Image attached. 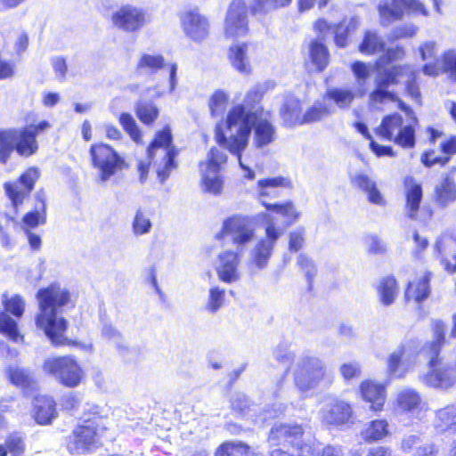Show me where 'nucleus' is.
I'll use <instances>...</instances> for the list:
<instances>
[{
	"instance_id": "nucleus-1",
	"label": "nucleus",
	"mask_w": 456,
	"mask_h": 456,
	"mask_svg": "<svg viewBox=\"0 0 456 456\" xmlns=\"http://www.w3.org/2000/svg\"><path fill=\"white\" fill-rule=\"evenodd\" d=\"M225 128L227 134L220 125L216 126V142L237 158L247 179H254L255 172L243 163L242 152L248 145L252 132L253 144L257 149L274 142L277 131L270 119V113L265 112L264 110H254L243 104H237L227 113Z\"/></svg>"
},
{
	"instance_id": "nucleus-2",
	"label": "nucleus",
	"mask_w": 456,
	"mask_h": 456,
	"mask_svg": "<svg viewBox=\"0 0 456 456\" xmlns=\"http://www.w3.org/2000/svg\"><path fill=\"white\" fill-rule=\"evenodd\" d=\"M36 298L39 307L36 317L37 326L45 331L54 346L70 345L71 341L63 336L67 321L60 315L61 309L70 302L69 290L61 282L54 281L38 289Z\"/></svg>"
},
{
	"instance_id": "nucleus-3",
	"label": "nucleus",
	"mask_w": 456,
	"mask_h": 456,
	"mask_svg": "<svg viewBox=\"0 0 456 456\" xmlns=\"http://www.w3.org/2000/svg\"><path fill=\"white\" fill-rule=\"evenodd\" d=\"M444 330L445 326L442 321H434L435 339L419 352L420 355L428 359L429 371L423 376V381L429 387L441 389H448L456 382V363L448 364L438 358L444 342Z\"/></svg>"
},
{
	"instance_id": "nucleus-4",
	"label": "nucleus",
	"mask_w": 456,
	"mask_h": 456,
	"mask_svg": "<svg viewBox=\"0 0 456 456\" xmlns=\"http://www.w3.org/2000/svg\"><path fill=\"white\" fill-rule=\"evenodd\" d=\"M171 143V130L167 126L156 134L154 140L148 147V161H140L138 164L141 183L145 182L151 164H153L156 167L161 183H164L169 177L171 171L175 168V158L177 155L175 147Z\"/></svg>"
},
{
	"instance_id": "nucleus-5",
	"label": "nucleus",
	"mask_w": 456,
	"mask_h": 456,
	"mask_svg": "<svg viewBox=\"0 0 456 456\" xmlns=\"http://www.w3.org/2000/svg\"><path fill=\"white\" fill-rule=\"evenodd\" d=\"M292 371L295 386L304 393L320 387H326L332 383V377L327 371L324 362L309 353L297 358Z\"/></svg>"
},
{
	"instance_id": "nucleus-6",
	"label": "nucleus",
	"mask_w": 456,
	"mask_h": 456,
	"mask_svg": "<svg viewBox=\"0 0 456 456\" xmlns=\"http://www.w3.org/2000/svg\"><path fill=\"white\" fill-rule=\"evenodd\" d=\"M304 428L298 424H275L270 431L268 442L271 446L289 444L293 448L292 452L284 451L281 448L273 449L270 456H314L319 454L316 449L313 448L303 439Z\"/></svg>"
},
{
	"instance_id": "nucleus-7",
	"label": "nucleus",
	"mask_w": 456,
	"mask_h": 456,
	"mask_svg": "<svg viewBox=\"0 0 456 456\" xmlns=\"http://www.w3.org/2000/svg\"><path fill=\"white\" fill-rule=\"evenodd\" d=\"M400 110L404 111L411 119V122L403 125V117L398 113L387 115L383 118L381 124L376 129V133L383 139L400 145L403 148L410 149L415 146V125L418 120L413 111L403 102L398 101Z\"/></svg>"
},
{
	"instance_id": "nucleus-8",
	"label": "nucleus",
	"mask_w": 456,
	"mask_h": 456,
	"mask_svg": "<svg viewBox=\"0 0 456 456\" xmlns=\"http://www.w3.org/2000/svg\"><path fill=\"white\" fill-rule=\"evenodd\" d=\"M106 429L104 419L99 416L85 420L69 435L67 443L69 452L80 454L94 450L100 444V438Z\"/></svg>"
},
{
	"instance_id": "nucleus-9",
	"label": "nucleus",
	"mask_w": 456,
	"mask_h": 456,
	"mask_svg": "<svg viewBox=\"0 0 456 456\" xmlns=\"http://www.w3.org/2000/svg\"><path fill=\"white\" fill-rule=\"evenodd\" d=\"M38 149L37 138L25 126L0 130V163L5 164L12 152L29 157Z\"/></svg>"
},
{
	"instance_id": "nucleus-10",
	"label": "nucleus",
	"mask_w": 456,
	"mask_h": 456,
	"mask_svg": "<svg viewBox=\"0 0 456 456\" xmlns=\"http://www.w3.org/2000/svg\"><path fill=\"white\" fill-rule=\"evenodd\" d=\"M254 236L252 219L241 215H233L224 220L221 230L215 238L218 240L229 239L239 248L250 242Z\"/></svg>"
},
{
	"instance_id": "nucleus-11",
	"label": "nucleus",
	"mask_w": 456,
	"mask_h": 456,
	"mask_svg": "<svg viewBox=\"0 0 456 456\" xmlns=\"http://www.w3.org/2000/svg\"><path fill=\"white\" fill-rule=\"evenodd\" d=\"M90 155L93 166L99 170L102 182L108 181L125 165L124 159L112 147L105 143L92 145Z\"/></svg>"
},
{
	"instance_id": "nucleus-12",
	"label": "nucleus",
	"mask_w": 456,
	"mask_h": 456,
	"mask_svg": "<svg viewBox=\"0 0 456 456\" xmlns=\"http://www.w3.org/2000/svg\"><path fill=\"white\" fill-rule=\"evenodd\" d=\"M43 369L68 387H77L83 377L80 366L73 358L68 356L47 359L44 362Z\"/></svg>"
},
{
	"instance_id": "nucleus-13",
	"label": "nucleus",
	"mask_w": 456,
	"mask_h": 456,
	"mask_svg": "<svg viewBox=\"0 0 456 456\" xmlns=\"http://www.w3.org/2000/svg\"><path fill=\"white\" fill-rule=\"evenodd\" d=\"M265 231V238L260 239L249 253V265L256 270L267 267L274 245L283 232L282 229L276 227L273 220L266 222Z\"/></svg>"
},
{
	"instance_id": "nucleus-14",
	"label": "nucleus",
	"mask_w": 456,
	"mask_h": 456,
	"mask_svg": "<svg viewBox=\"0 0 456 456\" xmlns=\"http://www.w3.org/2000/svg\"><path fill=\"white\" fill-rule=\"evenodd\" d=\"M227 161V155L221 150L212 148L206 162L200 164L204 190L217 195L223 188V179L220 175L221 166Z\"/></svg>"
},
{
	"instance_id": "nucleus-15",
	"label": "nucleus",
	"mask_w": 456,
	"mask_h": 456,
	"mask_svg": "<svg viewBox=\"0 0 456 456\" xmlns=\"http://www.w3.org/2000/svg\"><path fill=\"white\" fill-rule=\"evenodd\" d=\"M248 8L243 0H232L230 4L224 23L226 38L236 40L248 34Z\"/></svg>"
},
{
	"instance_id": "nucleus-16",
	"label": "nucleus",
	"mask_w": 456,
	"mask_h": 456,
	"mask_svg": "<svg viewBox=\"0 0 456 456\" xmlns=\"http://www.w3.org/2000/svg\"><path fill=\"white\" fill-rule=\"evenodd\" d=\"M232 409L237 411L242 417L252 419L255 423L265 422L268 419H273L283 414L286 406L283 403H275L271 408L266 409L264 413L256 416L257 406L249 403L246 395L243 393H234L231 399Z\"/></svg>"
},
{
	"instance_id": "nucleus-17",
	"label": "nucleus",
	"mask_w": 456,
	"mask_h": 456,
	"mask_svg": "<svg viewBox=\"0 0 456 456\" xmlns=\"http://www.w3.org/2000/svg\"><path fill=\"white\" fill-rule=\"evenodd\" d=\"M39 175L40 172L38 168L30 167L20 175L18 183H4L5 191L16 212L19 211L24 201L29 198L30 191L34 188V184L39 178Z\"/></svg>"
},
{
	"instance_id": "nucleus-18",
	"label": "nucleus",
	"mask_w": 456,
	"mask_h": 456,
	"mask_svg": "<svg viewBox=\"0 0 456 456\" xmlns=\"http://www.w3.org/2000/svg\"><path fill=\"white\" fill-rule=\"evenodd\" d=\"M405 11L420 12L423 15L428 14L423 4L418 0H386L379 5L383 23L400 20Z\"/></svg>"
},
{
	"instance_id": "nucleus-19",
	"label": "nucleus",
	"mask_w": 456,
	"mask_h": 456,
	"mask_svg": "<svg viewBox=\"0 0 456 456\" xmlns=\"http://www.w3.org/2000/svg\"><path fill=\"white\" fill-rule=\"evenodd\" d=\"M180 20L183 32L193 41H202L208 36V20L198 9L183 12Z\"/></svg>"
},
{
	"instance_id": "nucleus-20",
	"label": "nucleus",
	"mask_w": 456,
	"mask_h": 456,
	"mask_svg": "<svg viewBox=\"0 0 456 456\" xmlns=\"http://www.w3.org/2000/svg\"><path fill=\"white\" fill-rule=\"evenodd\" d=\"M111 20L119 29L134 32L144 25L145 13L142 9L126 5L112 13Z\"/></svg>"
},
{
	"instance_id": "nucleus-21",
	"label": "nucleus",
	"mask_w": 456,
	"mask_h": 456,
	"mask_svg": "<svg viewBox=\"0 0 456 456\" xmlns=\"http://www.w3.org/2000/svg\"><path fill=\"white\" fill-rule=\"evenodd\" d=\"M240 252L224 250L217 256L216 273L220 281L232 283L240 280L238 267L240 265Z\"/></svg>"
},
{
	"instance_id": "nucleus-22",
	"label": "nucleus",
	"mask_w": 456,
	"mask_h": 456,
	"mask_svg": "<svg viewBox=\"0 0 456 456\" xmlns=\"http://www.w3.org/2000/svg\"><path fill=\"white\" fill-rule=\"evenodd\" d=\"M323 423L331 426H341L349 422L353 416L351 405L345 401H335L326 404L320 411Z\"/></svg>"
},
{
	"instance_id": "nucleus-23",
	"label": "nucleus",
	"mask_w": 456,
	"mask_h": 456,
	"mask_svg": "<svg viewBox=\"0 0 456 456\" xmlns=\"http://www.w3.org/2000/svg\"><path fill=\"white\" fill-rule=\"evenodd\" d=\"M414 342L411 341L395 349L387 359V370L394 378H403L406 372L405 364L412 356Z\"/></svg>"
},
{
	"instance_id": "nucleus-24",
	"label": "nucleus",
	"mask_w": 456,
	"mask_h": 456,
	"mask_svg": "<svg viewBox=\"0 0 456 456\" xmlns=\"http://www.w3.org/2000/svg\"><path fill=\"white\" fill-rule=\"evenodd\" d=\"M354 187L363 191L369 202L377 206H385L386 200L377 187L376 182L365 173H356L350 178Z\"/></svg>"
},
{
	"instance_id": "nucleus-25",
	"label": "nucleus",
	"mask_w": 456,
	"mask_h": 456,
	"mask_svg": "<svg viewBox=\"0 0 456 456\" xmlns=\"http://www.w3.org/2000/svg\"><path fill=\"white\" fill-rule=\"evenodd\" d=\"M360 393L362 399L370 403L372 411L382 410L387 397L386 387L383 384L372 380L362 381L360 386Z\"/></svg>"
},
{
	"instance_id": "nucleus-26",
	"label": "nucleus",
	"mask_w": 456,
	"mask_h": 456,
	"mask_svg": "<svg viewBox=\"0 0 456 456\" xmlns=\"http://www.w3.org/2000/svg\"><path fill=\"white\" fill-rule=\"evenodd\" d=\"M421 403L422 398L417 390L404 387L398 391L396 395L395 408L401 413L414 414L420 410Z\"/></svg>"
},
{
	"instance_id": "nucleus-27",
	"label": "nucleus",
	"mask_w": 456,
	"mask_h": 456,
	"mask_svg": "<svg viewBox=\"0 0 456 456\" xmlns=\"http://www.w3.org/2000/svg\"><path fill=\"white\" fill-rule=\"evenodd\" d=\"M36 199L37 203L35 206V209L26 213L22 218L20 226L23 232H28L40 224H45L46 222V206L44 193L37 192Z\"/></svg>"
},
{
	"instance_id": "nucleus-28",
	"label": "nucleus",
	"mask_w": 456,
	"mask_h": 456,
	"mask_svg": "<svg viewBox=\"0 0 456 456\" xmlns=\"http://www.w3.org/2000/svg\"><path fill=\"white\" fill-rule=\"evenodd\" d=\"M56 403L48 395H38L35 399L34 417L38 424H49L56 416Z\"/></svg>"
},
{
	"instance_id": "nucleus-29",
	"label": "nucleus",
	"mask_w": 456,
	"mask_h": 456,
	"mask_svg": "<svg viewBox=\"0 0 456 456\" xmlns=\"http://www.w3.org/2000/svg\"><path fill=\"white\" fill-rule=\"evenodd\" d=\"M435 428L439 433L456 431V405H447L436 411Z\"/></svg>"
},
{
	"instance_id": "nucleus-30",
	"label": "nucleus",
	"mask_w": 456,
	"mask_h": 456,
	"mask_svg": "<svg viewBox=\"0 0 456 456\" xmlns=\"http://www.w3.org/2000/svg\"><path fill=\"white\" fill-rule=\"evenodd\" d=\"M248 48V44H238L232 45L229 49V60L238 72L241 74H249L251 72V65L247 56Z\"/></svg>"
},
{
	"instance_id": "nucleus-31",
	"label": "nucleus",
	"mask_w": 456,
	"mask_h": 456,
	"mask_svg": "<svg viewBox=\"0 0 456 456\" xmlns=\"http://www.w3.org/2000/svg\"><path fill=\"white\" fill-rule=\"evenodd\" d=\"M388 422L386 419L371 420L364 426L361 436L368 443L379 441L388 436Z\"/></svg>"
},
{
	"instance_id": "nucleus-32",
	"label": "nucleus",
	"mask_w": 456,
	"mask_h": 456,
	"mask_svg": "<svg viewBox=\"0 0 456 456\" xmlns=\"http://www.w3.org/2000/svg\"><path fill=\"white\" fill-rule=\"evenodd\" d=\"M164 65V57L161 54L143 53L137 61L136 72L139 75L151 76L161 69Z\"/></svg>"
},
{
	"instance_id": "nucleus-33",
	"label": "nucleus",
	"mask_w": 456,
	"mask_h": 456,
	"mask_svg": "<svg viewBox=\"0 0 456 456\" xmlns=\"http://www.w3.org/2000/svg\"><path fill=\"white\" fill-rule=\"evenodd\" d=\"M403 71H409L412 75L409 67L393 66L380 69L375 79L376 86L387 89L388 86L397 84L398 77L403 75Z\"/></svg>"
},
{
	"instance_id": "nucleus-34",
	"label": "nucleus",
	"mask_w": 456,
	"mask_h": 456,
	"mask_svg": "<svg viewBox=\"0 0 456 456\" xmlns=\"http://www.w3.org/2000/svg\"><path fill=\"white\" fill-rule=\"evenodd\" d=\"M430 273H427L417 282H410L405 292L407 300H414L418 303L424 301L430 293Z\"/></svg>"
},
{
	"instance_id": "nucleus-35",
	"label": "nucleus",
	"mask_w": 456,
	"mask_h": 456,
	"mask_svg": "<svg viewBox=\"0 0 456 456\" xmlns=\"http://www.w3.org/2000/svg\"><path fill=\"white\" fill-rule=\"evenodd\" d=\"M422 188L419 183H411L406 190L405 212L409 218L415 219L422 200Z\"/></svg>"
},
{
	"instance_id": "nucleus-36",
	"label": "nucleus",
	"mask_w": 456,
	"mask_h": 456,
	"mask_svg": "<svg viewBox=\"0 0 456 456\" xmlns=\"http://www.w3.org/2000/svg\"><path fill=\"white\" fill-rule=\"evenodd\" d=\"M281 116L289 126L303 125L300 102L295 98L288 99L281 110Z\"/></svg>"
},
{
	"instance_id": "nucleus-37",
	"label": "nucleus",
	"mask_w": 456,
	"mask_h": 456,
	"mask_svg": "<svg viewBox=\"0 0 456 456\" xmlns=\"http://www.w3.org/2000/svg\"><path fill=\"white\" fill-rule=\"evenodd\" d=\"M329 52L325 45L318 39L309 45V58L318 71L323 70L329 62Z\"/></svg>"
},
{
	"instance_id": "nucleus-38",
	"label": "nucleus",
	"mask_w": 456,
	"mask_h": 456,
	"mask_svg": "<svg viewBox=\"0 0 456 456\" xmlns=\"http://www.w3.org/2000/svg\"><path fill=\"white\" fill-rule=\"evenodd\" d=\"M7 376L12 384L22 389H27L34 384V379L29 370L18 365L9 366Z\"/></svg>"
},
{
	"instance_id": "nucleus-39",
	"label": "nucleus",
	"mask_w": 456,
	"mask_h": 456,
	"mask_svg": "<svg viewBox=\"0 0 456 456\" xmlns=\"http://www.w3.org/2000/svg\"><path fill=\"white\" fill-rule=\"evenodd\" d=\"M436 192L438 204L445 208L456 200V184L451 177L446 176L436 186Z\"/></svg>"
},
{
	"instance_id": "nucleus-40",
	"label": "nucleus",
	"mask_w": 456,
	"mask_h": 456,
	"mask_svg": "<svg viewBox=\"0 0 456 456\" xmlns=\"http://www.w3.org/2000/svg\"><path fill=\"white\" fill-rule=\"evenodd\" d=\"M289 181L283 177L266 178L258 181V191L261 201L264 197H278L279 187H286Z\"/></svg>"
},
{
	"instance_id": "nucleus-41",
	"label": "nucleus",
	"mask_w": 456,
	"mask_h": 456,
	"mask_svg": "<svg viewBox=\"0 0 456 456\" xmlns=\"http://www.w3.org/2000/svg\"><path fill=\"white\" fill-rule=\"evenodd\" d=\"M397 283L394 277L383 278L378 287L380 303L386 306L392 305L397 296Z\"/></svg>"
},
{
	"instance_id": "nucleus-42",
	"label": "nucleus",
	"mask_w": 456,
	"mask_h": 456,
	"mask_svg": "<svg viewBox=\"0 0 456 456\" xmlns=\"http://www.w3.org/2000/svg\"><path fill=\"white\" fill-rule=\"evenodd\" d=\"M359 25L356 17L350 20H344L333 28L335 44L338 47H346L347 45L348 34L356 29Z\"/></svg>"
},
{
	"instance_id": "nucleus-43",
	"label": "nucleus",
	"mask_w": 456,
	"mask_h": 456,
	"mask_svg": "<svg viewBox=\"0 0 456 456\" xmlns=\"http://www.w3.org/2000/svg\"><path fill=\"white\" fill-rule=\"evenodd\" d=\"M153 224L151 222L150 214L142 208H138L135 211L133 218L131 228L132 232L135 237L149 234L151 232Z\"/></svg>"
},
{
	"instance_id": "nucleus-44",
	"label": "nucleus",
	"mask_w": 456,
	"mask_h": 456,
	"mask_svg": "<svg viewBox=\"0 0 456 456\" xmlns=\"http://www.w3.org/2000/svg\"><path fill=\"white\" fill-rule=\"evenodd\" d=\"M225 289L214 285L208 290V295L205 303V310L209 314H216L225 304Z\"/></svg>"
},
{
	"instance_id": "nucleus-45",
	"label": "nucleus",
	"mask_w": 456,
	"mask_h": 456,
	"mask_svg": "<svg viewBox=\"0 0 456 456\" xmlns=\"http://www.w3.org/2000/svg\"><path fill=\"white\" fill-rule=\"evenodd\" d=\"M159 112L158 107L152 102L140 100L135 103L136 116L145 125L153 123Z\"/></svg>"
},
{
	"instance_id": "nucleus-46",
	"label": "nucleus",
	"mask_w": 456,
	"mask_h": 456,
	"mask_svg": "<svg viewBox=\"0 0 456 456\" xmlns=\"http://www.w3.org/2000/svg\"><path fill=\"white\" fill-rule=\"evenodd\" d=\"M324 99L332 101L338 107L344 109L350 106L354 99V94L346 88H331L326 92Z\"/></svg>"
},
{
	"instance_id": "nucleus-47",
	"label": "nucleus",
	"mask_w": 456,
	"mask_h": 456,
	"mask_svg": "<svg viewBox=\"0 0 456 456\" xmlns=\"http://www.w3.org/2000/svg\"><path fill=\"white\" fill-rule=\"evenodd\" d=\"M262 204L265 207L267 210L275 212L286 217L288 219L289 225L294 223L299 216V213L296 210L291 201H288L282 204H271L267 203L265 200H262Z\"/></svg>"
},
{
	"instance_id": "nucleus-48",
	"label": "nucleus",
	"mask_w": 456,
	"mask_h": 456,
	"mask_svg": "<svg viewBox=\"0 0 456 456\" xmlns=\"http://www.w3.org/2000/svg\"><path fill=\"white\" fill-rule=\"evenodd\" d=\"M273 86V83L270 81H266L262 84H257L254 86L249 91H248L243 105L247 106L248 108H252L254 110H263L260 107H256L255 104L258 103L264 94Z\"/></svg>"
},
{
	"instance_id": "nucleus-49",
	"label": "nucleus",
	"mask_w": 456,
	"mask_h": 456,
	"mask_svg": "<svg viewBox=\"0 0 456 456\" xmlns=\"http://www.w3.org/2000/svg\"><path fill=\"white\" fill-rule=\"evenodd\" d=\"M330 112V108L325 100L315 102L303 115V125L319 121Z\"/></svg>"
},
{
	"instance_id": "nucleus-50",
	"label": "nucleus",
	"mask_w": 456,
	"mask_h": 456,
	"mask_svg": "<svg viewBox=\"0 0 456 456\" xmlns=\"http://www.w3.org/2000/svg\"><path fill=\"white\" fill-rule=\"evenodd\" d=\"M291 0H254L251 4L253 14H265L279 7L288 5Z\"/></svg>"
},
{
	"instance_id": "nucleus-51",
	"label": "nucleus",
	"mask_w": 456,
	"mask_h": 456,
	"mask_svg": "<svg viewBox=\"0 0 456 456\" xmlns=\"http://www.w3.org/2000/svg\"><path fill=\"white\" fill-rule=\"evenodd\" d=\"M384 46V42L375 33L368 31L359 46V50L364 54H373L382 51Z\"/></svg>"
},
{
	"instance_id": "nucleus-52",
	"label": "nucleus",
	"mask_w": 456,
	"mask_h": 456,
	"mask_svg": "<svg viewBox=\"0 0 456 456\" xmlns=\"http://www.w3.org/2000/svg\"><path fill=\"white\" fill-rule=\"evenodd\" d=\"M249 447L241 442H226L216 450V456H244Z\"/></svg>"
},
{
	"instance_id": "nucleus-53",
	"label": "nucleus",
	"mask_w": 456,
	"mask_h": 456,
	"mask_svg": "<svg viewBox=\"0 0 456 456\" xmlns=\"http://www.w3.org/2000/svg\"><path fill=\"white\" fill-rule=\"evenodd\" d=\"M0 333L13 341H17L20 337L17 322L5 312H0Z\"/></svg>"
},
{
	"instance_id": "nucleus-54",
	"label": "nucleus",
	"mask_w": 456,
	"mask_h": 456,
	"mask_svg": "<svg viewBox=\"0 0 456 456\" xmlns=\"http://www.w3.org/2000/svg\"><path fill=\"white\" fill-rule=\"evenodd\" d=\"M3 304L6 312L12 314L17 318L22 316L25 309V301L20 296L13 295L8 298L4 295Z\"/></svg>"
},
{
	"instance_id": "nucleus-55",
	"label": "nucleus",
	"mask_w": 456,
	"mask_h": 456,
	"mask_svg": "<svg viewBox=\"0 0 456 456\" xmlns=\"http://www.w3.org/2000/svg\"><path fill=\"white\" fill-rule=\"evenodd\" d=\"M119 123L123 129L130 135L131 139L135 142L141 140V131L136 124L134 117L126 112L121 113L119 116Z\"/></svg>"
},
{
	"instance_id": "nucleus-56",
	"label": "nucleus",
	"mask_w": 456,
	"mask_h": 456,
	"mask_svg": "<svg viewBox=\"0 0 456 456\" xmlns=\"http://www.w3.org/2000/svg\"><path fill=\"white\" fill-rule=\"evenodd\" d=\"M228 102V95L222 90H216L209 101V108L212 116H217L222 113Z\"/></svg>"
},
{
	"instance_id": "nucleus-57",
	"label": "nucleus",
	"mask_w": 456,
	"mask_h": 456,
	"mask_svg": "<svg viewBox=\"0 0 456 456\" xmlns=\"http://www.w3.org/2000/svg\"><path fill=\"white\" fill-rule=\"evenodd\" d=\"M102 336L113 343L118 349L126 348L122 335L111 324L104 323L102 329Z\"/></svg>"
},
{
	"instance_id": "nucleus-58",
	"label": "nucleus",
	"mask_w": 456,
	"mask_h": 456,
	"mask_svg": "<svg viewBox=\"0 0 456 456\" xmlns=\"http://www.w3.org/2000/svg\"><path fill=\"white\" fill-rule=\"evenodd\" d=\"M386 100L395 102L398 99L394 93L379 86H376L375 90H373L370 94V102L372 106L383 103Z\"/></svg>"
},
{
	"instance_id": "nucleus-59",
	"label": "nucleus",
	"mask_w": 456,
	"mask_h": 456,
	"mask_svg": "<svg viewBox=\"0 0 456 456\" xmlns=\"http://www.w3.org/2000/svg\"><path fill=\"white\" fill-rule=\"evenodd\" d=\"M351 69L358 85L362 86L370 76V66L362 61H357L352 63Z\"/></svg>"
},
{
	"instance_id": "nucleus-60",
	"label": "nucleus",
	"mask_w": 456,
	"mask_h": 456,
	"mask_svg": "<svg viewBox=\"0 0 456 456\" xmlns=\"http://www.w3.org/2000/svg\"><path fill=\"white\" fill-rule=\"evenodd\" d=\"M297 265H299L300 269L305 273L306 280L310 285L316 274V267L314 262L305 255L301 254L297 257Z\"/></svg>"
},
{
	"instance_id": "nucleus-61",
	"label": "nucleus",
	"mask_w": 456,
	"mask_h": 456,
	"mask_svg": "<svg viewBox=\"0 0 456 456\" xmlns=\"http://www.w3.org/2000/svg\"><path fill=\"white\" fill-rule=\"evenodd\" d=\"M273 357L282 364L289 367L291 362L294 361L295 355L294 353L291 352L287 346L285 345H278L273 352Z\"/></svg>"
},
{
	"instance_id": "nucleus-62",
	"label": "nucleus",
	"mask_w": 456,
	"mask_h": 456,
	"mask_svg": "<svg viewBox=\"0 0 456 456\" xmlns=\"http://www.w3.org/2000/svg\"><path fill=\"white\" fill-rule=\"evenodd\" d=\"M6 447L12 456H21L24 452V444L22 438L17 435H10L6 440Z\"/></svg>"
},
{
	"instance_id": "nucleus-63",
	"label": "nucleus",
	"mask_w": 456,
	"mask_h": 456,
	"mask_svg": "<svg viewBox=\"0 0 456 456\" xmlns=\"http://www.w3.org/2000/svg\"><path fill=\"white\" fill-rule=\"evenodd\" d=\"M449 160V156H436L434 151H427L421 156V162L428 167H431L435 165L444 166Z\"/></svg>"
},
{
	"instance_id": "nucleus-64",
	"label": "nucleus",
	"mask_w": 456,
	"mask_h": 456,
	"mask_svg": "<svg viewBox=\"0 0 456 456\" xmlns=\"http://www.w3.org/2000/svg\"><path fill=\"white\" fill-rule=\"evenodd\" d=\"M444 69L450 73L452 78L456 80V52L448 51L443 56Z\"/></svg>"
}]
</instances>
